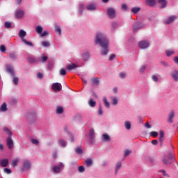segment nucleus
Instances as JSON below:
<instances>
[{
  "mask_svg": "<svg viewBox=\"0 0 178 178\" xmlns=\"http://www.w3.org/2000/svg\"><path fill=\"white\" fill-rule=\"evenodd\" d=\"M86 165L88 168L91 167L92 165V159H88L85 161Z\"/></svg>",
  "mask_w": 178,
  "mask_h": 178,
  "instance_id": "nucleus-23",
  "label": "nucleus"
},
{
  "mask_svg": "<svg viewBox=\"0 0 178 178\" xmlns=\"http://www.w3.org/2000/svg\"><path fill=\"white\" fill-rule=\"evenodd\" d=\"M31 143L35 145H38L40 143V141L38 139L33 138L31 139Z\"/></svg>",
  "mask_w": 178,
  "mask_h": 178,
  "instance_id": "nucleus-39",
  "label": "nucleus"
},
{
  "mask_svg": "<svg viewBox=\"0 0 178 178\" xmlns=\"http://www.w3.org/2000/svg\"><path fill=\"white\" fill-rule=\"evenodd\" d=\"M150 136H152V137H157L158 133L156 131H152L150 132Z\"/></svg>",
  "mask_w": 178,
  "mask_h": 178,
  "instance_id": "nucleus-52",
  "label": "nucleus"
},
{
  "mask_svg": "<svg viewBox=\"0 0 178 178\" xmlns=\"http://www.w3.org/2000/svg\"><path fill=\"white\" fill-rule=\"evenodd\" d=\"M95 43L99 44L100 46L102 47V51H101L102 55H106L108 51V40L104 35L103 33H99L97 34Z\"/></svg>",
  "mask_w": 178,
  "mask_h": 178,
  "instance_id": "nucleus-1",
  "label": "nucleus"
},
{
  "mask_svg": "<svg viewBox=\"0 0 178 178\" xmlns=\"http://www.w3.org/2000/svg\"><path fill=\"white\" fill-rule=\"evenodd\" d=\"M6 71L10 73L13 76H15L14 68L11 65L6 66Z\"/></svg>",
  "mask_w": 178,
  "mask_h": 178,
  "instance_id": "nucleus-10",
  "label": "nucleus"
},
{
  "mask_svg": "<svg viewBox=\"0 0 178 178\" xmlns=\"http://www.w3.org/2000/svg\"><path fill=\"white\" fill-rule=\"evenodd\" d=\"M59 73L60 75L65 76V75H66V70L61 68L59 71Z\"/></svg>",
  "mask_w": 178,
  "mask_h": 178,
  "instance_id": "nucleus-44",
  "label": "nucleus"
},
{
  "mask_svg": "<svg viewBox=\"0 0 178 178\" xmlns=\"http://www.w3.org/2000/svg\"><path fill=\"white\" fill-rule=\"evenodd\" d=\"M98 77H93L91 79L90 81L92 84H95L96 86H99V81Z\"/></svg>",
  "mask_w": 178,
  "mask_h": 178,
  "instance_id": "nucleus-20",
  "label": "nucleus"
},
{
  "mask_svg": "<svg viewBox=\"0 0 178 178\" xmlns=\"http://www.w3.org/2000/svg\"><path fill=\"white\" fill-rule=\"evenodd\" d=\"M82 56H83V60L85 61H87V60H88V58H90V53L86 52L85 54H83Z\"/></svg>",
  "mask_w": 178,
  "mask_h": 178,
  "instance_id": "nucleus-28",
  "label": "nucleus"
},
{
  "mask_svg": "<svg viewBox=\"0 0 178 178\" xmlns=\"http://www.w3.org/2000/svg\"><path fill=\"white\" fill-rule=\"evenodd\" d=\"M174 116H175V111L173 110H171L168 116V122L169 123H172L173 122L172 119Z\"/></svg>",
  "mask_w": 178,
  "mask_h": 178,
  "instance_id": "nucleus-15",
  "label": "nucleus"
},
{
  "mask_svg": "<svg viewBox=\"0 0 178 178\" xmlns=\"http://www.w3.org/2000/svg\"><path fill=\"white\" fill-rule=\"evenodd\" d=\"M36 32L38 33H42V28L40 26L36 27Z\"/></svg>",
  "mask_w": 178,
  "mask_h": 178,
  "instance_id": "nucleus-47",
  "label": "nucleus"
},
{
  "mask_svg": "<svg viewBox=\"0 0 178 178\" xmlns=\"http://www.w3.org/2000/svg\"><path fill=\"white\" fill-rule=\"evenodd\" d=\"M165 53H166L167 56H170L175 54V51L168 49L165 51Z\"/></svg>",
  "mask_w": 178,
  "mask_h": 178,
  "instance_id": "nucleus-33",
  "label": "nucleus"
},
{
  "mask_svg": "<svg viewBox=\"0 0 178 178\" xmlns=\"http://www.w3.org/2000/svg\"><path fill=\"white\" fill-rule=\"evenodd\" d=\"M131 153V151L129 149H126L124 154V157H127L128 156L130 155V154Z\"/></svg>",
  "mask_w": 178,
  "mask_h": 178,
  "instance_id": "nucleus-45",
  "label": "nucleus"
},
{
  "mask_svg": "<svg viewBox=\"0 0 178 178\" xmlns=\"http://www.w3.org/2000/svg\"><path fill=\"white\" fill-rule=\"evenodd\" d=\"M107 14L110 18L113 19L115 17V10L112 8H108L107 9Z\"/></svg>",
  "mask_w": 178,
  "mask_h": 178,
  "instance_id": "nucleus-6",
  "label": "nucleus"
},
{
  "mask_svg": "<svg viewBox=\"0 0 178 178\" xmlns=\"http://www.w3.org/2000/svg\"><path fill=\"white\" fill-rule=\"evenodd\" d=\"M77 67H78L77 65H76L74 63H70L67 65L66 69L67 70L70 71V70H73Z\"/></svg>",
  "mask_w": 178,
  "mask_h": 178,
  "instance_id": "nucleus-14",
  "label": "nucleus"
},
{
  "mask_svg": "<svg viewBox=\"0 0 178 178\" xmlns=\"http://www.w3.org/2000/svg\"><path fill=\"white\" fill-rule=\"evenodd\" d=\"M26 35V32L24 30H21L19 33V36L22 38H24Z\"/></svg>",
  "mask_w": 178,
  "mask_h": 178,
  "instance_id": "nucleus-31",
  "label": "nucleus"
},
{
  "mask_svg": "<svg viewBox=\"0 0 178 178\" xmlns=\"http://www.w3.org/2000/svg\"><path fill=\"white\" fill-rule=\"evenodd\" d=\"M51 88L54 91H62V84L59 83H53Z\"/></svg>",
  "mask_w": 178,
  "mask_h": 178,
  "instance_id": "nucleus-5",
  "label": "nucleus"
},
{
  "mask_svg": "<svg viewBox=\"0 0 178 178\" xmlns=\"http://www.w3.org/2000/svg\"><path fill=\"white\" fill-rule=\"evenodd\" d=\"M140 10V8H136V7H134V8H133L131 9V12L134 13H137Z\"/></svg>",
  "mask_w": 178,
  "mask_h": 178,
  "instance_id": "nucleus-48",
  "label": "nucleus"
},
{
  "mask_svg": "<svg viewBox=\"0 0 178 178\" xmlns=\"http://www.w3.org/2000/svg\"><path fill=\"white\" fill-rule=\"evenodd\" d=\"M122 10H126L127 9V6L126 4H122L121 6Z\"/></svg>",
  "mask_w": 178,
  "mask_h": 178,
  "instance_id": "nucleus-57",
  "label": "nucleus"
},
{
  "mask_svg": "<svg viewBox=\"0 0 178 178\" xmlns=\"http://www.w3.org/2000/svg\"><path fill=\"white\" fill-rule=\"evenodd\" d=\"M167 156L168 157L166 156V154H165V156L163 158L162 162L165 165H170L175 161L174 154L172 153L171 151L168 150L167 152Z\"/></svg>",
  "mask_w": 178,
  "mask_h": 178,
  "instance_id": "nucleus-2",
  "label": "nucleus"
},
{
  "mask_svg": "<svg viewBox=\"0 0 178 178\" xmlns=\"http://www.w3.org/2000/svg\"><path fill=\"white\" fill-rule=\"evenodd\" d=\"M170 75L175 81H178V70H174L170 73Z\"/></svg>",
  "mask_w": 178,
  "mask_h": 178,
  "instance_id": "nucleus-11",
  "label": "nucleus"
},
{
  "mask_svg": "<svg viewBox=\"0 0 178 178\" xmlns=\"http://www.w3.org/2000/svg\"><path fill=\"white\" fill-rule=\"evenodd\" d=\"M102 139L104 142H108L110 141V136L107 134H104L102 135Z\"/></svg>",
  "mask_w": 178,
  "mask_h": 178,
  "instance_id": "nucleus-24",
  "label": "nucleus"
},
{
  "mask_svg": "<svg viewBox=\"0 0 178 178\" xmlns=\"http://www.w3.org/2000/svg\"><path fill=\"white\" fill-rule=\"evenodd\" d=\"M9 164V160L8 159H1L0 161V165H1V167L3 168H6L8 167Z\"/></svg>",
  "mask_w": 178,
  "mask_h": 178,
  "instance_id": "nucleus-9",
  "label": "nucleus"
},
{
  "mask_svg": "<svg viewBox=\"0 0 178 178\" xmlns=\"http://www.w3.org/2000/svg\"><path fill=\"white\" fill-rule=\"evenodd\" d=\"M90 141L91 143H94L95 132L94 129H90L89 133Z\"/></svg>",
  "mask_w": 178,
  "mask_h": 178,
  "instance_id": "nucleus-17",
  "label": "nucleus"
},
{
  "mask_svg": "<svg viewBox=\"0 0 178 178\" xmlns=\"http://www.w3.org/2000/svg\"><path fill=\"white\" fill-rule=\"evenodd\" d=\"M98 113H99V115H102V113H103L102 106H99V107Z\"/></svg>",
  "mask_w": 178,
  "mask_h": 178,
  "instance_id": "nucleus-58",
  "label": "nucleus"
},
{
  "mask_svg": "<svg viewBox=\"0 0 178 178\" xmlns=\"http://www.w3.org/2000/svg\"><path fill=\"white\" fill-rule=\"evenodd\" d=\"M63 167V163H61L58 165V166L55 165L53 168V170L55 173H59L60 172V169H62Z\"/></svg>",
  "mask_w": 178,
  "mask_h": 178,
  "instance_id": "nucleus-8",
  "label": "nucleus"
},
{
  "mask_svg": "<svg viewBox=\"0 0 178 178\" xmlns=\"http://www.w3.org/2000/svg\"><path fill=\"white\" fill-rule=\"evenodd\" d=\"M22 41L26 45L33 47V44L31 42H28L25 38H22Z\"/></svg>",
  "mask_w": 178,
  "mask_h": 178,
  "instance_id": "nucleus-36",
  "label": "nucleus"
},
{
  "mask_svg": "<svg viewBox=\"0 0 178 178\" xmlns=\"http://www.w3.org/2000/svg\"><path fill=\"white\" fill-rule=\"evenodd\" d=\"M58 143L61 147H66V142L63 139L58 140Z\"/></svg>",
  "mask_w": 178,
  "mask_h": 178,
  "instance_id": "nucleus-29",
  "label": "nucleus"
},
{
  "mask_svg": "<svg viewBox=\"0 0 178 178\" xmlns=\"http://www.w3.org/2000/svg\"><path fill=\"white\" fill-rule=\"evenodd\" d=\"M3 171L6 174H11L12 173V170L9 168H4Z\"/></svg>",
  "mask_w": 178,
  "mask_h": 178,
  "instance_id": "nucleus-51",
  "label": "nucleus"
},
{
  "mask_svg": "<svg viewBox=\"0 0 178 178\" xmlns=\"http://www.w3.org/2000/svg\"><path fill=\"white\" fill-rule=\"evenodd\" d=\"M78 170L79 172L83 173L86 171V168H84V166L81 165L79 167Z\"/></svg>",
  "mask_w": 178,
  "mask_h": 178,
  "instance_id": "nucleus-43",
  "label": "nucleus"
},
{
  "mask_svg": "<svg viewBox=\"0 0 178 178\" xmlns=\"http://www.w3.org/2000/svg\"><path fill=\"white\" fill-rule=\"evenodd\" d=\"M164 132L163 131H160V136H159V141L161 142V146H162L163 141L164 140Z\"/></svg>",
  "mask_w": 178,
  "mask_h": 178,
  "instance_id": "nucleus-26",
  "label": "nucleus"
},
{
  "mask_svg": "<svg viewBox=\"0 0 178 178\" xmlns=\"http://www.w3.org/2000/svg\"><path fill=\"white\" fill-rule=\"evenodd\" d=\"M9 137L7 138L6 143L9 149H13L14 147V140L11 136H13V132L8 129Z\"/></svg>",
  "mask_w": 178,
  "mask_h": 178,
  "instance_id": "nucleus-3",
  "label": "nucleus"
},
{
  "mask_svg": "<svg viewBox=\"0 0 178 178\" xmlns=\"http://www.w3.org/2000/svg\"><path fill=\"white\" fill-rule=\"evenodd\" d=\"M145 69H146V67H145V65H143V66L140 68L139 72H140V73H143V72L145 71Z\"/></svg>",
  "mask_w": 178,
  "mask_h": 178,
  "instance_id": "nucleus-55",
  "label": "nucleus"
},
{
  "mask_svg": "<svg viewBox=\"0 0 178 178\" xmlns=\"http://www.w3.org/2000/svg\"><path fill=\"white\" fill-rule=\"evenodd\" d=\"M115 58V54H111V55L109 56V60H113Z\"/></svg>",
  "mask_w": 178,
  "mask_h": 178,
  "instance_id": "nucleus-62",
  "label": "nucleus"
},
{
  "mask_svg": "<svg viewBox=\"0 0 178 178\" xmlns=\"http://www.w3.org/2000/svg\"><path fill=\"white\" fill-rule=\"evenodd\" d=\"M152 79H153L154 81H158V77H157L156 75H153V76H152Z\"/></svg>",
  "mask_w": 178,
  "mask_h": 178,
  "instance_id": "nucleus-64",
  "label": "nucleus"
},
{
  "mask_svg": "<svg viewBox=\"0 0 178 178\" xmlns=\"http://www.w3.org/2000/svg\"><path fill=\"white\" fill-rule=\"evenodd\" d=\"M7 111H8L7 104L6 102H4L0 106V111L1 112H7Z\"/></svg>",
  "mask_w": 178,
  "mask_h": 178,
  "instance_id": "nucleus-18",
  "label": "nucleus"
},
{
  "mask_svg": "<svg viewBox=\"0 0 178 178\" xmlns=\"http://www.w3.org/2000/svg\"><path fill=\"white\" fill-rule=\"evenodd\" d=\"M160 172H161V173H163V175L164 177H169L168 175L167 174V172H166V171H165V170H160Z\"/></svg>",
  "mask_w": 178,
  "mask_h": 178,
  "instance_id": "nucleus-53",
  "label": "nucleus"
},
{
  "mask_svg": "<svg viewBox=\"0 0 178 178\" xmlns=\"http://www.w3.org/2000/svg\"><path fill=\"white\" fill-rule=\"evenodd\" d=\"M146 3L147 6L152 7L156 5V1L155 0H147Z\"/></svg>",
  "mask_w": 178,
  "mask_h": 178,
  "instance_id": "nucleus-22",
  "label": "nucleus"
},
{
  "mask_svg": "<svg viewBox=\"0 0 178 178\" xmlns=\"http://www.w3.org/2000/svg\"><path fill=\"white\" fill-rule=\"evenodd\" d=\"M15 15L17 19L22 18L24 16V12L22 10H18L15 13Z\"/></svg>",
  "mask_w": 178,
  "mask_h": 178,
  "instance_id": "nucleus-16",
  "label": "nucleus"
},
{
  "mask_svg": "<svg viewBox=\"0 0 178 178\" xmlns=\"http://www.w3.org/2000/svg\"><path fill=\"white\" fill-rule=\"evenodd\" d=\"M19 160L17 159L13 160L12 161V166L16 167L18 164Z\"/></svg>",
  "mask_w": 178,
  "mask_h": 178,
  "instance_id": "nucleus-40",
  "label": "nucleus"
},
{
  "mask_svg": "<svg viewBox=\"0 0 178 178\" xmlns=\"http://www.w3.org/2000/svg\"><path fill=\"white\" fill-rule=\"evenodd\" d=\"M42 45L43 47H49V45H51V44L49 43L48 41H43V42H42Z\"/></svg>",
  "mask_w": 178,
  "mask_h": 178,
  "instance_id": "nucleus-46",
  "label": "nucleus"
},
{
  "mask_svg": "<svg viewBox=\"0 0 178 178\" xmlns=\"http://www.w3.org/2000/svg\"><path fill=\"white\" fill-rule=\"evenodd\" d=\"M103 101H104V105H105L106 108H109L110 104L108 102L106 97H104Z\"/></svg>",
  "mask_w": 178,
  "mask_h": 178,
  "instance_id": "nucleus-41",
  "label": "nucleus"
},
{
  "mask_svg": "<svg viewBox=\"0 0 178 178\" xmlns=\"http://www.w3.org/2000/svg\"><path fill=\"white\" fill-rule=\"evenodd\" d=\"M0 51L1 52H6V48L4 45H1L0 46Z\"/></svg>",
  "mask_w": 178,
  "mask_h": 178,
  "instance_id": "nucleus-50",
  "label": "nucleus"
},
{
  "mask_svg": "<svg viewBox=\"0 0 178 178\" xmlns=\"http://www.w3.org/2000/svg\"><path fill=\"white\" fill-rule=\"evenodd\" d=\"M122 168V163L121 162H118L115 165V174L117 175L119 170Z\"/></svg>",
  "mask_w": 178,
  "mask_h": 178,
  "instance_id": "nucleus-19",
  "label": "nucleus"
},
{
  "mask_svg": "<svg viewBox=\"0 0 178 178\" xmlns=\"http://www.w3.org/2000/svg\"><path fill=\"white\" fill-rule=\"evenodd\" d=\"M138 46L140 49H144L149 47V43L143 40L138 43Z\"/></svg>",
  "mask_w": 178,
  "mask_h": 178,
  "instance_id": "nucleus-7",
  "label": "nucleus"
},
{
  "mask_svg": "<svg viewBox=\"0 0 178 178\" xmlns=\"http://www.w3.org/2000/svg\"><path fill=\"white\" fill-rule=\"evenodd\" d=\"M56 113H58V115L63 113V108L60 106L57 107Z\"/></svg>",
  "mask_w": 178,
  "mask_h": 178,
  "instance_id": "nucleus-32",
  "label": "nucleus"
},
{
  "mask_svg": "<svg viewBox=\"0 0 178 178\" xmlns=\"http://www.w3.org/2000/svg\"><path fill=\"white\" fill-rule=\"evenodd\" d=\"M46 35H48V31H45L42 33H41V37H44Z\"/></svg>",
  "mask_w": 178,
  "mask_h": 178,
  "instance_id": "nucleus-60",
  "label": "nucleus"
},
{
  "mask_svg": "<svg viewBox=\"0 0 178 178\" xmlns=\"http://www.w3.org/2000/svg\"><path fill=\"white\" fill-rule=\"evenodd\" d=\"M86 9L88 10H95L96 9V6L94 4H89L86 6Z\"/></svg>",
  "mask_w": 178,
  "mask_h": 178,
  "instance_id": "nucleus-27",
  "label": "nucleus"
},
{
  "mask_svg": "<svg viewBox=\"0 0 178 178\" xmlns=\"http://www.w3.org/2000/svg\"><path fill=\"white\" fill-rule=\"evenodd\" d=\"M124 126H125V128L127 129V130H130L131 129V124L129 121H126L125 123H124Z\"/></svg>",
  "mask_w": 178,
  "mask_h": 178,
  "instance_id": "nucleus-37",
  "label": "nucleus"
},
{
  "mask_svg": "<svg viewBox=\"0 0 178 178\" xmlns=\"http://www.w3.org/2000/svg\"><path fill=\"white\" fill-rule=\"evenodd\" d=\"M88 104L90 105V106H91L92 108H95V105H96V102L92 100V99H90L88 101Z\"/></svg>",
  "mask_w": 178,
  "mask_h": 178,
  "instance_id": "nucleus-30",
  "label": "nucleus"
},
{
  "mask_svg": "<svg viewBox=\"0 0 178 178\" xmlns=\"http://www.w3.org/2000/svg\"><path fill=\"white\" fill-rule=\"evenodd\" d=\"M75 152L78 155H82L83 154V149L81 148V146H79L75 149Z\"/></svg>",
  "mask_w": 178,
  "mask_h": 178,
  "instance_id": "nucleus-21",
  "label": "nucleus"
},
{
  "mask_svg": "<svg viewBox=\"0 0 178 178\" xmlns=\"http://www.w3.org/2000/svg\"><path fill=\"white\" fill-rule=\"evenodd\" d=\"M13 82L15 86H17L19 83V78L17 76H13Z\"/></svg>",
  "mask_w": 178,
  "mask_h": 178,
  "instance_id": "nucleus-35",
  "label": "nucleus"
},
{
  "mask_svg": "<svg viewBox=\"0 0 178 178\" xmlns=\"http://www.w3.org/2000/svg\"><path fill=\"white\" fill-rule=\"evenodd\" d=\"M56 33H58L60 35H62V30L60 29V27L56 26L55 29Z\"/></svg>",
  "mask_w": 178,
  "mask_h": 178,
  "instance_id": "nucleus-42",
  "label": "nucleus"
},
{
  "mask_svg": "<svg viewBox=\"0 0 178 178\" xmlns=\"http://www.w3.org/2000/svg\"><path fill=\"white\" fill-rule=\"evenodd\" d=\"M12 26V24L10 22H5V27L7 29H10Z\"/></svg>",
  "mask_w": 178,
  "mask_h": 178,
  "instance_id": "nucleus-49",
  "label": "nucleus"
},
{
  "mask_svg": "<svg viewBox=\"0 0 178 178\" xmlns=\"http://www.w3.org/2000/svg\"><path fill=\"white\" fill-rule=\"evenodd\" d=\"M120 78L123 79V78H124L126 76V74L124 73H123V72H121L120 74Z\"/></svg>",
  "mask_w": 178,
  "mask_h": 178,
  "instance_id": "nucleus-63",
  "label": "nucleus"
},
{
  "mask_svg": "<svg viewBox=\"0 0 178 178\" xmlns=\"http://www.w3.org/2000/svg\"><path fill=\"white\" fill-rule=\"evenodd\" d=\"M173 60L177 65H178V56L174 57Z\"/></svg>",
  "mask_w": 178,
  "mask_h": 178,
  "instance_id": "nucleus-61",
  "label": "nucleus"
},
{
  "mask_svg": "<svg viewBox=\"0 0 178 178\" xmlns=\"http://www.w3.org/2000/svg\"><path fill=\"white\" fill-rule=\"evenodd\" d=\"M48 60V56H44L42 57V62H45Z\"/></svg>",
  "mask_w": 178,
  "mask_h": 178,
  "instance_id": "nucleus-56",
  "label": "nucleus"
},
{
  "mask_svg": "<svg viewBox=\"0 0 178 178\" xmlns=\"http://www.w3.org/2000/svg\"><path fill=\"white\" fill-rule=\"evenodd\" d=\"M27 60L31 63H35L36 62V60L35 58L33 57H31V56H29L27 58Z\"/></svg>",
  "mask_w": 178,
  "mask_h": 178,
  "instance_id": "nucleus-38",
  "label": "nucleus"
},
{
  "mask_svg": "<svg viewBox=\"0 0 178 178\" xmlns=\"http://www.w3.org/2000/svg\"><path fill=\"white\" fill-rule=\"evenodd\" d=\"M37 76H38L39 79H41V78H42V77L44 76V75L42 74V73L38 72V73L37 74Z\"/></svg>",
  "mask_w": 178,
  "mask_h": 178,
  "instance_id": "nucleus-59",
  "label": "nucleus"
},
{
  "mask_svg": "<svg viewBox=\"0 0 178 178\" xmlns=\"http://www.w3.org/2000/svg\"><path fill=\"white\" fill-rule=\"evenodd\" d=\"M158 3L161 6L162 8H165L167 5L166 0H159Z\"/></svg>",
  "mask_w": 178,
  "mask_h": 178,
  "instance_id": "nucleus-25",
  "label": "nucleus"
},
{
  "mask_svg": "<svg viewBox=\"0 0 178 178\" xmlns=\"http://www.w3.org/2000/svg\"><path fill=\"white\" fill-rule=\"evenodd\" d=\"M176 18L177 17L175 16H171L168 19L165 20L163 23L165 24H169L172 23V22H174L176 19Z\"/></svg>",
  "mask_w": 178,
  "mask_h": 178,
  "instance_id": "nucleus-13",
  "label": "nucleus"
},
{
  "mask_svg": "<svg viewBox=\"0 0 178 178\" xmlns=\"http://www.w3.org/2000/svg\"><path fill=\"white\" fill-rule=\"evenodd\" d=\"M141 27H143V24L141 23H139V22L135 23L133 26L134 32H136L138 29H140Z\"/></svg>",
  "mask_w": 178,
  "mask_h": 178,
  "instance_id": "nucleus-12",
  "label": "nucleus"
},
{
  "mask_svg": "<svg viewBox=\"0 0 178 178\" xmlns=\"http://www.w3.org/2000/svg\"><path fill=\"white\" fill-rule=\"evenodd\" d=\"M9 57L12 59V60H16L17 58V56L16 54V53H10L9 54Z\"/></svg>",
  "mask_w": 178,
  "mask_h": 178,
  "instance_id": "nucleus-34",
  "label": "nucleus"
},
{
  "mask_svg": "<svg viewBox=\"0 0 178 178\" xmlns=\"http://www.w3.org/2000/svg\"><path fill=\"white\" fill-rule=\"evenodd\" d=\"M31 162L28 159H24L22 162V172L30 170L31 169Z\"/></svg>",
  "mask_w": 178,
  "mask_h": 178,
  "instance_id": "nucleus-4",
  "label": "nucleus"
},
{
  "mask_svg": "<svg viewBox=\"0 0 178 178\" xmlns=\"http://www.w3.org/2000/svg\"><path fill=\"white\" fill-rule=\"evenodd\" d=\"M118 99L116 98H113L112 99V105H117Z\"/></svg>",
  "mask_w": 178,
  "mask_h": 178,
  "instance_id": "nucleus-54",
  "label": "nucleus"
}]
</instances>
